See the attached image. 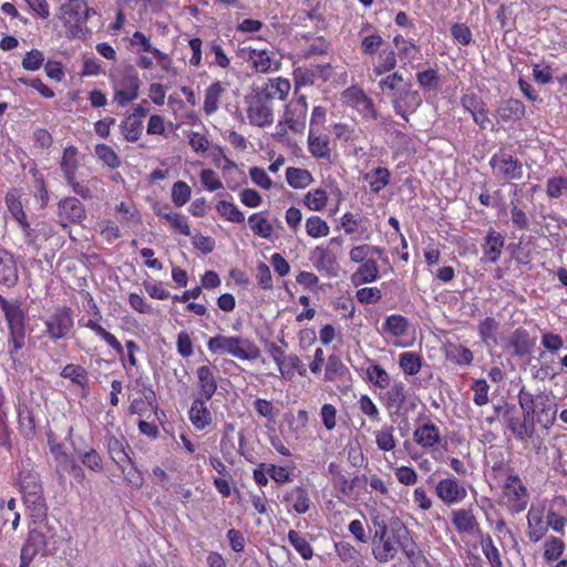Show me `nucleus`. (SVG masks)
Returning <instances> with one entry per match:
<instances>
[{"label":"nucleus","instance_id":"obj_17","mask_svg":"<svg viewBox=\"0 0 567 567\" xmlns=\"http://www.w3.org/2000/svg\"><path fill=\"white\" fill-rule=\"evenodd\" d=\"M130 43L132 47L138 48L137 51L151 53L162 71L175 74L172 56L153 47L150 39L143 32L135 31L130 40Z\"/></svg>","mask_w":567,"mask_h":567},{"label":"nucleus","instance_id":"obj_8","mask_svg":"<svg viewBox=\"0 0 567 567\" xmlns=\"http://www.w3.org/2000/svg\"><path fill=\"white\" fill-rule=\"evenodd\" d=\"M246 105L250 125L267 127L274 123V102L269 100L268 93L251 89V92L246 96Z\"/></svg>","mask_w":567,"mask_h":567},{"label":"nucleus","instance_id":"obj_43","mask_svg":"<svg viewBox=\"0 0 567 567\" xmlns=\"http://www.w3.org/2000/svg\"><path fill=\"white\" fill-rule=\"evenodd\" d=\"M365 380L374 388L385 390L391 384V377L379 363L371 361L364 371Z\"/></svg>","mask_w":567,"mask_h":567},{"label":"nucleus","instance_id":"obj_32","mask_svg":"<svg viewBox=\"0 0 567 567\" xmlns=\"http://www.w3.org/2000/svg\"><path fill=\"white\" fill-rule=\"evenodd\" d=\"M252 90L268 93L271 102L275 99L286 101L291 90V83L284 76L269 78L261 85L254 86Z\"/></svg>","mask_w":567,"mask_h":567},{"label":"nucleus","instance_id":"obj_40","mask_svg":"<svg viewBox=\"0 0 567 567\" xmlns=\"http://www.w3.org/2000/svg\"><path fill=\"white\" fill-rule=\"evenodd\" d=\"M27 332L22 333H8L7 347L8 355L11 361V367L18 369L23 364V357L21 351L25 347Z\"/></svg>","mask_w":567,"mask_h":567},{"label":"nucleus","instance_id":"obj_44","mask_svg":"<svg viewBox=\"0 0 567 567\" xmlns=\"http://www.w3.org/2000/svg\"><path fill=\"white\" fill-rule=\"evenodd\" d=\"M23 503L29 509L30 516L35 520H42L47 517L48 507L43 492L27 493L22 496Z\"/></svg>","mask_w":567,"mask_h":567},{"label":"nucleus","instance_id":"obj_11","mask_svg":"<svg viewBox=\"0 0 567 567\" xmlns=\"http://www.w3.org/2000/svg\"><path fill=\"white\" fill-rule=\"evenodd\" d=\"M489 166L495 178L503 182L520 179L524 174L523 163L504 150L492 155Z\"/></svg>","mask_w":567,"mask_h":567},{"label":"nucleus","instance_id":"obj_15","mask_svg":"<svg viewBox=\"0 0 567 567\" xmlns=\"http://www.w3.org/2000/svg\"><path fill=\"white\" fill-rule=\"evenodd\" d=\"M436 497L446 506L462 503L467 497V489L456 477L447 476L435 485Z\"/></svg>","mask_w":567,"mask_h":567},{"label":"nucleus","instance_id":"obj_2","mask_svg":"<svg viewBox=\"0 0 567 567\" xmlns=\"http://www.w3.org/2000/svg\"><path fill=\"white\" fill-rule=\"evenodd\" d=\"M379 87L390 99L395 114L406 122L409 114L414 113L422 104L420 93L412 90L411 82L405 81L398 71L382 78Z\"/></svg>","mask_w":567,"mask_h":567},{"label":"nucleus","instance_id":"obj_38","mask_svg":"<svg viewBox=\"0 0 567 567\" xmlns=\"http://www.w3.org/2000/svg\"><path fill=\"white\" fill-rule=\"evenodd\" d=\"M379 278V266L374 258L361 262L351 276V282L358 287L363 284L374 282Z\"/></svg>","mask_w":567,"mask_h":567},{"label":"nucleus","instance_id":"obj_13","mask_svg":"<svg viewBox=\"0 0 567 567\" xmlns=\"http://www.w3.org/2000/svg\"><path fill=\"white\" fill-rule=\"evenodd\" d=\"M0 309L8 327V333L27 332V312L20 300H8L0 295Z\"/></svg>","mask_w":567,"mask_h":567},{"label":"nucleus","instance_id":"obj_57","mask_svg":"<svg viewBox=\"0 0 567 567\" xmlns=\"http://www.w3.org/2000/svg\"><path fill=\"white\" fill-rule=\"evenodd\" d=\"M286 502L290 503L298 514H305L310 508V498L305 487L296 486L287 495Z\"/></svg>","mask_w":567,"mask_h":567},{"label":"nucleus","instance_id":"obj_54","mask_svg":"<svg viewBox=\"0 0 567 567\" xmlns=\"http://www.w3.org/2000/svg\"><path fill=\"white\" fill-rule=\"evenodd\" d=\"M409 320L402 315H391L383 322V331L391 337L400 338L408 334Z\"/></svg>","mask_w":567,"mask_h":567},{"label":"nucleus","instance_id":"obj_35","mask_svg":"<svg viewBox=\"0 0 567 567\" xmlns=\"http://www.w3.org/2000/svg\"><path fill=\"white\" fill-rule=\"evenodd\" d=\"M444 354L447 361L460 367H468L474 361L472 350L462 343L449 341L444 346Z\"/></svg>","mask_w":567,"mask_h":567},{"label":"nucleus","instance_id":"obj_53","mask_svg":"<svg viewBox=\"0 0 567 567\" xmlns=\"http://www.w3.org/2000/svg\"><path fill=\"white\" fill-rule=\"evenodd\" d=\"M373 194H379L390 184L391 173L386 167H377L364 175Z\"/></svg>","mask_w":567,"mask_h":567},{"label":"nucleus","instance_id":"obj_39","mask_svg":"<svg viewBox=\"0 0 567 567\" xmlns=\"http://www.w3.org/2000/svg\"><path fill=\"white\" fill-rule=\"evenodd\" d=\"M527 536L530 542H539L547 533L548 526L544 520L543 513L530 508L527 514Z\"/></svg>","mask_w":567,"mask_h":567},{"label":"nucleus","instance_id":"obj_56","mask_svg":"<svg viewBox=\"0 0 567 567\" xmlns=\"http://www.w3.org/2000/svg\"><path fill=\"white\" fill-rule=\"evenodd\" d=\"M83 296L86 300L87 312L91 313V318H81L78 323L81 328H86L93 332V330L101 323L103 316L93 296L87 291Z\"/></svg>","mask_w":567,"mask_h":567},{"label":"nucleus","instance_id":"obj_42","mask_svg":"<svg viewBox=\"0 0 567 567\" xmlns=\"http://www.w3.org/2000/svg\"><path fill=\"white\" fill-rule=\"evenodd\" d=\"M509 346L513 348L516 355L525 357L532 352L535 341L530 338L526 329L519 327L513 331Z\"/></svg>","mask_w":567,"mask_h":567},{"label":"nucleus","instance_id":"obj_59","mask_svg":"<svg viewBox=\"0 0 567 567\" xmlns=\"http://www.w3.org/2000/svg\"><path fill=\"white\" fill-rule=\"evenodd\" d=\"M396 63V53L393 50L379 52L378 61L373 65L371 76L378 78L393 71Z\"/></svg>","mask_w":567,"mask_h":567},{"label":"nucleus","instance_id":"obj_47","mask_svg":"<svg viewBox=\"0 0 567 567\" xmlns=\"http://www.w3.org/2000/svg\"><path fill=\"white\" fill-rule=\"evenodd\" d=\"M480 546L483 555L488 561L491 567H504L502 561L501 551L495 545L492 536L488 533H484L478 537Z\"/></svg>","mask_w":567,"mask_h":567},{"label":"nucleus","instance_id":"obj_31","mask_svg":"<svg viewBox=\"0 0 567 567\" xmlns=\"http://www.w3.org/2000/svg\"><path fill=\"white\" fill-rule=\"evenodd\" d=\"M359 37L361 39L360 50L362 54L365 55L372 56L377 54L380 47L384 42L383 38L381 37L377 28L369 22L362 24L359 31Z\"/></svg>","mask_w":567,"mask_h":567},{"label":"nucleus","instance_id":"obj_63","mask_svg":"<svg viewBox=\"0 0 567 567\" xmlns=\"http://www.w3.org/2000/svg\"><path fill=\"white\" fill-rule=\"evenodd\" d=\"M95 156L109 168L116 169L122 162L118 154L107 144H96L94 147Z\"/></svg>","mask_w":567,"mask_h":567},{"label":"nucleus","instance_id":"obj_62","mask_svg":"<svg viewBox=\"0 0 567 567\" xmlns=\"http://www.w3.org/2000/svg\"><path fill=\"white\" fill-rule=\"evenodd\" d=\"M393 43L398 49V54L401 60L412 61L416 58L420 52V48L415 44L414 40L405 39L403 35H395Z\"/></svg>","mask_w":567,"mask_h":567},{"label":"nucleus","instance_id":"obj_3","mask_svg":"<svg viewBox=\"0 0 567 567\" xmlns=\"http://www.w3.org/2000/svg\"><path fill=\"white\" fill-rule=\"evenodd\" d=\"M517 398L522 412L535 420L542 429L548 431L555 424L558 408L551 392L532 393L522 388Z\"/></svg>","mask_w":567,"mask_h":567},{"label":"nucleus","instance_id":"obj_48","mask_svg":"<svg viewBox=\"0 0 567 567\" xmlns=\"http://www.w3.org/2000/svg\"><path fill=\"white\" fill-rule=\"evenodd\" d=\"M423 364V357L416 352L405 351L399 354V367L408 377L416 375Z\"/></svg>","mask_w":567,"mask_h":567},{"label":"nucleus","instance_id":"obj_5","mask_svg":"<svg viewBox=\"0 0 567 567\" xmlns=\"http://www.w3.org/2000/svg\"><path fill=\"white\" fill-rule=\"evenodd\" d=\"M207 349L213 354H229L243 361L257 360L261 354L254 341L240 336L217 334L208 339Z\"/></svg>","mask_w":567,"mask_h":567},{"label":"nucleus","instance_id":"obj_14","mask_svg":"<svg viewBox=\"0 0 567 567\" xmlns=\"http://www.w3.org/2000/svg\"><path fill=\"white\" fill-rule=\"evenodd\" d=\"M246 59L252 71L260 74L278 72L281 69V61L275 59V53L268 49L245 48Z\"/></svg>","mask_w":567,"mask_h":567},{"label":"nucleus","instance_id":"obj_7","mask_svg":"<svg viewBox=\"0 0 567 567\" xmlns=\"http://www.w3.org/2000/svg\"><path fill=\"white\" fill-rule=\"evenodd\" d=\"M412 436L414 443L427 453L440 451L447 443L440 426L429 415L417 417Z\"/></svg>","mask_w":567,"mask_h":567},{"label":"nucleus","instance_id":"obj_34","mask_svg":"<svg viewBox=\"0 0 567 567\" xmlns=\"http://www.w3.org/2000/svg\"><path fill=\"white\" fill-rule=\"evenodd\" d=\"M308 151L318 161L331 162L330 138L327 135L309 132Z\"/></svg>","mask_w":567,"mask_h":567},{"label":"nucleus","instance_id":"obj_37","mask_svg":"<svg viewBox=\"0 0 567 567\" xmlns=\"http://www.w3.org/2000/svg\"><path fill=\"white\" fill-rule=\"evenodd\" d=\"M525 105L517 99H507L499 103L496 115L503 122L518 121L525 115Z\"/></svg>","mask_w":567,"mask_h":567},{"label":"nucleus","instance_id":"obj_23","mask_svg":"<svg viewBox=\"0 0 567 567\" xmlns=\"http://www.w3.org/2000/svg\"><path fill=\"white\" fill-rule=\"evenodd\" d=\"M451 522L460 535L476 534L480 537L484 534L472 508L453 509Z\"/></svg>","mask_w":567,"mask_h":567},{"label":"nucleus","instance_id":"obj_9","mask_svg":"<svg viewBox=\"0 0 567 567\" xmlns=\"http://www.w3.org/2000/svg\"><path fill=\"white\" fill-rule=\"evenodd\" d=\"M44 336L56 342L66 339L74 328V312L69 306H58L43 321Z\"/></svg>","mask_w":567,"mask_h":567},{"label":"nucleus","instance_id":"obj_6","mask_svg":"<svg viewBox=\"0 0 567 567\" xmlns=\"http://www.w3.org/2000/svg\"><path fill=\"white\" fill-rule=\"evenodd\" d=\"M112 101L118 107L133 103L140 94L141 79L133 66H127L111 78Z\"/></svg>","mask_w":567,"mask_h":567},{"label":"nucleus","instance_id":"obj_52","mask_svg":"<svg viewBox=\"0 0 567 567\" xmlns=\"http://www.w3.org/2000/svg\"><path fill=\"white\" fill-rule=\"evenodd\" d=\"M63 379L70 380L73 384L82 389L89 388V372L80 364L68 363L60 372Z\"/></svg>","mask_w":567,"mask_h":567},{"label":"nucleus","instance_id":"obj_51","mask_svg":"<svg viewBox=\"0 0 567 567\" xmlns=\"http://www.w3.org/2000/svg\"><path fill=\"white\" fill-rule=\"evenodd\" d=\"M286 181L295 189H302L313 183L312 174L306 168L288 167L286 169Z\"/></svg>","mask_w":567,"mask_h":567},{"label":"nucleus","instance_id":"obj_55","mask_svg":"<svg viewBox=\"0 0 567 567\" xmlns=\"http://www.w3.org/2000/svg\"><path fill=\"white\" fill-rule=\"evenodd\" d=\"M498 322L493 317H486L480 321L477 326L478 336L486 347L497 344L496 331L498 330Z\"/></svg>","mask_w":567,"mask_h":567},{"label":"nucleus","instance_id":"obj_30","mask_svg":"<svg viewBox=\"0 0 567 567\" xmlns=\"http://www.w3.org/2000/svg\"><path fill=\"white\" fill-rule=\"evenodd\" d=\"M47 547V538L45 535L37 529H31L28 534V538L22 546L21 555H20V567H28L32 561L33 557L44 550Z\"/></svg>","mask_w":567,"mask_h":567},{"label":"nucleus","instance_id":"obj_28","mask_svg":"<svg viewBox=\"0 0 567 567\" xmlns=\"http://www.w3.org/2000/svg\"><path fill=\"white\" fill-rule=\"evenodd\" d=\"M505 247V236L494 228H489L484 238L482 250L483 259L489 264H496Z\"/></svg>","mask_w":567,"mask_h":567},{"label":"nucleus","instance_id":"obj_49","mask_svg":"<svg viewBox=\"0 0 567 567\" xmlns=\"http://www.w3.org/2000/svg\"><path fill=\"white\" fill-rule=\"evenodd\" d=\"M279 373L284 380L291 381L296 373L300 377H306L307 368L297 354H289L285 363L279 368Z\"/></svg>","mask_w":567,"mask_h":567},{"label":"nucleus","instance_id":"obj_20","mask_svg":"<svg viewBox=\"0 0 567 567\" xmlns=\"http://www.w3.org/2000/svg\"><path fill=\"white\" fill-rule=\"evenodd\" d=\"M195 374L196 390L193 396L204 399V401H210L218 389L215 369L209 365H199Z\"/></svg>","mask_w":567,"mask_h":567},{"label":"nucleus","instance_id":"obj_41","mask_svg":"<svg viewBox=\"0 0 567 567\" xmlns=\"http://www.w3.org/2000/svg\"><path fill=\"white\" fill-rule=\"evenodd\" d=\"M79 156V148L74 145H69L63 150L59 164L64 179L78 174L80 168Z\"/></svg>","mask_w":567,"mask_h":567},{"label":"nucleus","instance_id":"obj_27","mask_svg":"<svg viewBox=\"0 0 567 567\" xmlns=\"http://www.w3.org/2000/svg\"><path fill=\"white\" fill-rule=\"evenodd\" d=\"M208 401L204 399L194 398L192 399L190 408L187 412L189 422L197 431L208 430L214 422V415L207 406Z\"/></svg>","mask_w":567,"mask_h":567},{"label":"nucleus","instance_id":"obj_64","mask_svg":"<svg viewBox=\"0 0 567 567\" xmlns=\"http://www.w3.org/2000/svg\"><path fill=\"white\" fill-rule=\"evenodd\" d=\"M306 233L309 237L318 239L327 237L330 233L328 223L318 215H311L306 219Z\"/></svg>","mask_w":567,"mask_h":567},{"label":"nucleus","instance_id":"obj_19","mask_svg":"<svg viewBox=\"0 0 567 567\" xmlns=\"http://www.w3.org/2000/svg\"><path fill=\"white\" fill-rule=\"evenodd\" d=\"M379 400L390 414L401 415L408 400V390L402 381H394L379 395Z\"/></svg>","mask_w":567,"mask_h":567},{"label":"nucleus","instance_id":"obj_45","mask_svg":"<svg viewBox=\"0 0 567 567\" xmlns=\"http://www.w3.org/2000/svg\"><path fill=\"white\" fill-rule=\"evenodd\" d=\"M334 551L338 558L350 567H359L362 563V556L359 549H357L351 543L347 540H340L334 543Z\"/></svg>","mask_w":567,"mask_h":567},{"label":"nucleus","instance_id":"obj_12","mask_svg":"<svg viewBox=\"0 0 567 567\" xmlns=\"http://www.w3.org/2000/svg\"><path fill=\"white\" fill-rule=\"evenodd\" d=\"M348 105L357 110L364 121H378L379 112L373 100L358 86H350L343 92Z\"/></svg>","mask_w":567,"mask_h":567},{"label":"nucleus","instance_id":"obj_21","mask_svg":"<svg viewBox=\"0 0 567 567\" xmlns=\"http://www.w3.org/2000/svg\"><path fill=\"white\" fill-rule=\"evenodd\" d=\"M310 260L313 267L327 277H336L339 271V262L337 255L330 249L329 246H317L311 251Z\"/></svg>","mask_w":567,"mask_h":567},{"label":"nucleus","instance_id":"obj_26","mask_svg":"<svg viewBox=\"0 0 567 567\" xmlns=\"http://www.w3.org/2000/svg\"><path fill=\"white\" fill-rule=\"evenodd\" d=\"M461 105L473 117V121L481 127L486 128L491 123L486 103L475 93H466L461 96Z\"/></svg>","mask_w":567,"mask_h":567},{"label":"nucleus","instance_id":"obj_60","mask_svg":"<svg viewBox=\"0 0 567 567\" xmlns=\"http://www.w3.org/2000/svg\"><path fill=\"white\" fill-rule=\"evenodd\" d=\"M328 199L329 197L327 190L321 187H318L310 189L307 194H305L302 198V204L309 210L321 212L326 208Z\"/></svg>","mask_w":567,"mask_h":567},{"label":"nucleus","instance_id":"obj_4","mask_svg":"<svg viewBox=\"0 0 567 567\" xmlns=\"http://www.w3.org/2000/svg\"><path fill=\"white\" fill-rule=\"evenodd\" d=\"M95 10L90 8L86 0H69L60 7V20L70 40L86 39L91 34L87 20Z\"/></svg>","mask_w":567,"mask_h":567},{"label":"nucleus","instance_id":"obj_46","mask_svg":"<svg viewBox=\"0 0 567 567\" xmlns=\"http://www.w3.org/2000/svg\"><path fill=\"white\" fill-rule=\"evenodd\" d=\"M225 92L221 82L215 81L205 90L203 110L206 115H212L219 109L220 99Z\"/></svg>","mask_w":567,"mask_h":567},{"label":"nucleus","instance_id":"obj_16","mask_svg":"<svg viewBox=\"0 0 567 567\" xmlns=\"http://www.w3.org/2000/svg\"><path fill=\"white\" fill-rule=\"evenodd\" d=\"M308 115V102L306 95L301 94L295 99L289 105L286 106V110L282 115V120L288 124L289 130L293 134H301L306 128Z\"/></svg>","mask_w":567,"mask_h":567},{"label":"nucleus","instance_id":"obj_58","mask_svg":"<svg viewBox=\"0 0 567 567\" xmlns=\"http://www.w3.org/2000/svg\"><path fill=\"white\" fill-rule=\"evenodd\" d=\"M394 432V426L389 424L374 432L375 444L380 451L386 453L392 452L396 447L398 440Z\"/></svg>","mask_w":567,"mask_h":567},{"label":"nucleus","instance_id":"obj_25","mask_svg":"<svg viewBox=\"0 0 567 567\" xmlns=\"http://www.w3.org/2000/svg\"><path fill=\"white\" fill-rule=\"evenodd\" d=\"M58 216L62 221L81 224L86 218V209L79 198L68 196L58 203Z\"/></svg>","mask_w":567,"mask_h":567},{"label":"nucleus","instance_id":"obj_1","mask_svg":"<svg viewBox=\"0 0 567 567\" xmlns=\"http://www.w3.org/2000/svg\"><path fill=\"white\" fill-rule=\"evenodd\" d=\"M399 550L412 567H420L426 563V557L413 538L412 532L399 517H391L388 533L372 542V555L377 561L388 563L395 558Z\"/></svg>","mask_w":567,"mask_h":567},{"label":"nucleus","instance_id":"obj_29","mask_svg":"<svg viewBox=\"0 0 567 567\" xmlns=\"http://www.w3.org/2000/svg\"><path fill=\"white\" fill-rule=\"evenodd\" d=\"M4 199L8 210L10 212L14 220L19 224L20 228L23 231L24 237L29 243H32L34 240L35 235L31 233V225L27 220V215L23 210L22 203L19 196L14 190L8 192Z\"/></svg>","mask_w":567,"mask_h":567},{"label":"nucleus","instance_id":"obj_36","mask_svg":"<svg viewBox=\"0 0 567 567\" xmlns=\"http://www.w3.org/2000/svg\"><path fill=\"white\" fill-rule=\"evenodd\" d=\"M19 278L18 267L13 256L4 249H0V284L12 287Z\"/></svg>","mask_w":567,"mask_h":567},{"label":"nucleus","instance_id":"obj_50","mask_svg":"<svg viewBox=\"0 0 567 567\" xmlns=\"http://www.w3.org/2000/svg\"><path fill=\"white\" fill-rule=\"evenodd\" d=\"M120 130L126 142L135 143L142 137L144 124L142 120L127 115L121 122Z\"/></svg>","mask_w":567,"mask_h":567},{"label":"nucleus","instance_id":"obj_61","mask_svg":"<svg viewBox=\"0 0 567 567\" xmlns=\"http://www.w3.org/2000/svg\"><path fill=\"white\" fill-rule=\"evenodd\" d=\"M416 82L424 92H436L441 87V76L435 69H427L416 73Z\"/></svg>","mask_w":567,"mask_h":567},{"label":"nucleus","instance_id":"obj_22","mask_svg":"<svg viewBox=\"0 0 567 567\" xmlns=\"http://www.w3.org/2000/svg\"><path fill=\"white\" fill-rule=\"evenodd\" d=\"M507 429L509 430L513 437L518 442H525L537 433L536 424L537 422L530 416H527L526 413L523 412L522 416L509 414L507 411L504 415Z\"/></svg>","mask_w":567,"mask_h":567},{"label":"nucleus","instance_id":"obj_24","mask_svg":"<svg viewBox=\"0 0 567 567\" xmlns=\"http://www.w3.org/2000/svg\"><path fill=\"white\" fill-rule=\"evenodd\" d=\"M105 447L111 460L118 468H122L124 463H132V450L124 435L107 433L105 435Z\"/></svg>","mask_w":567,"mask_h":567},{"label":"nucleus","instance_id":"obj_33","mask_svg":"<svg viewBox=\"0 0 567 567\" xmlns=\"http://www.w3.org/2000/svg\"><path fill=\"white\" fill-rule=\"evenodd\" d=\"M373 256H377L384 264L390 262L385 248L381 246L361 244L353 246L349 251V259L354 264H361L367 259L373 258Z\"/></svg>","mask_w":567,"mask_h":567},{"label":"nucleus","instance_id":"obj_18","mask_svg":"<svg viewBox=\"0 0 567 567\" xmlns=\"http://www.w3.org/2000/svg\"><path fill=\"white\" fill-rule=\"evenodd\" d=\"M340 225L355 240H370L373 234L370 219L359 213L346 212L340 218Z\"/></svg>","mask_w":567,"mask_h":567},{"label":"nucleus","instance_id":"obj_10","mask_svg":"<svg viewBox=\"0 0 567 567\" xmlns=\"http://www.w3.org/2000/svg\"><path fill=\"white\" fill-rule=\"evenodd\" d=\"M502 495L506 501L508 507L515 512L520 513L526 509L529 502V493L518 474L513 470L508 474L502 486Z\"/></svg>","mask_w":567,"mask_h":567}]
</instances>
